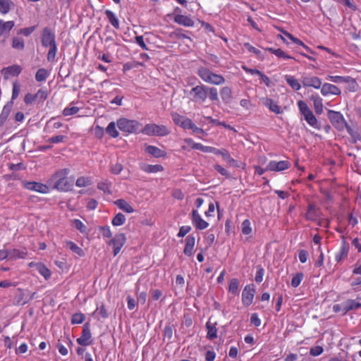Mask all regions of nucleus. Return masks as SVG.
Segmentation results:
<instances>
[{"label": "nucleus", "mask_w": 361, "mask_h": 361, "mask_svg": "<svg viewBox=\"0 0 361 361\" xmlns=\"http://www.w3.org/2000/svg\"><path fill=\"white\" fill-rule=\"evenodd\" d=\"M241 228H242V233L244 235H249L252 232L250 221L248 219H245L243 221Z\"/></svg>", "instance_id": "nucleus-53"}, {"label": "nucleus", "mask_w": 361, "mask_h": 361, "mask_svg": "<svg viewBox=\"0 0 361 361\" xmlns=\"http://www.w3.org/2000/svg\"><path fill=\"white\" fill-rule=\"evenodd\" d=\"M140 132L148 136L164 137L170 134V130L164 125L156 123L146 124Z\"/></svg>", "instance_id": "nucleus-7"}, {"label": "nucleus", "mask_w": 361, "mask_h": 361, "mask_svg": "<svg viewBox=\"0 0 361 361\" xmlns=\"http://www.w3.org/2000/svg\"><path fill=\"white\" fill-rule=\"evenodd\" d=\"M322 215V211L319 207H317L314 203L310 202L308 204L307 212L305 214V219L308 221H315Z\"/></svg>", "instance_id": "nucleus-12"}, {"label": "nucleus", "mask_w": 361, "mask_h": 361, "mask_svg": "<svg viewBox=\"0 0 361 361\" xmlns=\"http://www.w3.org/2000/svg\"><path fill=\"white\" fill-rule=\"evenodd\" d=\"M215 154L221 155L223 159L226 162L231 157L229 152L224 148H221V149L216 148V150L215 151Z\"/></svg>", "instance_id": "nucleus-54"}, {"label": "nucleus", "mask_w": 361, "mask_h": 361, "mask_svg": "<svg viewBox=\"0 0 361 361\" xmlns=\"http://www.w3.org/2000/svg\"><path fill=\"white\" fill-rule=\"evenodd\" d=\"M192 225L197 230H204L209 226V223L204 221L197 209H192L190 215Z\"/></svg>", "instance_id": "nucleus-9"}, {"label": "nucleus", "mask_w": 361, "mask_h": 361, "mask_svg": "<svg viewBox=\"0 0 361 361\" xmlns=\"http://www.w3.org/2000/svg\"><path fill=\"white\" fill-rule=\"evenodd\" d=\"M106 131L109 136L113 138H116L119 136V133L116 128V123L113 121L109 123L106 128Z\"/></svg>", "instance_id": "nucleus-44"}, {"label": "nucleus", "mask_w": 361, "mask_h": 361, "mask_svg": "<svg viewBox=\"0 0 361 361\" xmlns=\"http://www.w3.org/2000/svg\"><path fill=\"white\" fill-rule=\"evenodd\" d=\"M239 282L237 279H232L229 283V292L235 293L238 291Z\"/></svg>", "instance_id": "nucleus-58"}, {"label": "nucleus", "mask_w": 361, "mask_h": 361, "mask_svg": "<svg viewBox=\"0 0 361 361\" xmlns=\"http://www.w3.org/2000/svg\"><path fill=\"white\" fill-rule=\"evenodd\" d=\"M66 139H67V137L65 135H56V136L50 137L48 140V142L50 143H60V142H64Z\"/></svg>", "instance_id": "nucleus-61"}, {"label": "nucleus", "mask_w": 361, "mask_h": 361, "mask_svg": "<svg viewBox=\"0 0 361 361\" xmlns=\"http://www.w3.org/2000/svg\"><path fill=\"white\" fill-rule=\"evenodd\" d=\"M321 94L326 97L328 95H340L341 94V90L335 85L331 83H324L321 87Z\"/></svg>", "instance_id": "nucleus-18"}, {"label": "nucleus", "mask_w": 361, "mask_h": 361, "mask_svg": "<svg viewBox=\"0 0 361 361\" xmlns=\"http://www.w3.org/2000/svg\"><path fill=\"white\" fill-rule=\"evenodd\" d=\"M353 274L356 275H360V277L357 279V281L354 284L361 283V264H358V263H356L355 264V268L353 270Z\"/></svg>", "instance_id": "nucleus-64"}, {"label": "nucleus", "mask_w": 361, "mask_h": 361, "mask_svg": "<svg viewBox=\"0 0 361 361\" xmlns=\"http://www.w3.org/2000/svg\"><path fill=\"white\" fill-rule=\"evenodd\" d=\"M66 245L68 248L77 254L80 257L84 256L85 253L82 248H80L76 243L73 241L68 240L66 242Z\"/></svg>", "instance_id": "nucleus-42"}, {"label": "nucleus", "mask_w": 361, "mask_h": 361, "mask_svg": "<svg viewBox=\"0 0 361 361\" xmlns=\"http://www.w3.org/2000/svg\"><path fill=\"white\" fill-rule=\"evenodd\" d=\"M261 101L263 105L267 107L271 111L276 114L281 113V107L274 99L268 97H263L261 99Z\"/></svg>", "instance_id": "nucleus-23"}, {"label": "nucleus", "mask_w": 361, "mask_h": 361, "mask_svg": "<svg viewBox=\"0 0 361 361\" xmlns=\"http://www.w3.org/2000/svg\"><path fill=\"white\" fill-rule=\"evenodd\" d=\"M244 47L247 49V50L250 52L255 54L259 59H263V56L262 54V52L259 49L255 48L252 45H251L250 43L246 42L244 44Z\"/></svg>", "instance_id": "nucleus-47"}, {"label": "nucleus", "mask_w": 361, "mask_h": 361, "mask_svg": "<svg viewBox=\"0 0 361 361\" xmlns=\"http://www.w3.org/2000/svg\"><path fill=\"white\" fill-rule=\"evenodd\" d=\"M326 79L335 83L353 82V83L355 84L354 81L352 80V77L350 76L328 75Z\"/></svg>", "instance_id": "nucleus-37"}, {"label": "nucleus", "mask_w": 361, "mask_h": 361, "mask_svg": "<svg viewBox=\"0 0 361 361\" xmlns=\"http://www.w3.org/2000/svg\"><path fill=\"white\" fill-rule=\"evenodd\" d=\"M171 36L172 37H175V38H177V39H190V38L186 35V34L185 33V31L181 29V28H177L171 34Z\"/></svg>", "instance_id": "nucleus-49"}, {"label": "nucleus", "mask_w": 361, "mask_h": 361, "mask_svg": "<svg viewBox=\"0 0 361 361\" xmlns=\"http://www.w3.org/2000/svg\"><path fill=\"white\" fill-rule=\"evenodd\" d=\"M114 204L126 213L131 214L135 211L133 207L123 199H118L116 200L114 202Z\"/></svg>", "instance_id": "nucleus-31"}, {"label": "nucleus", "mask_w": 361, "mask_h": 361, "mask_svg": "<svg viewBox=\"0 0 361 361\" xmlns=\"http://www.w3.org/2000/svg\"><path fill=\"white\" fill-rule=\"evenodd\" d=\"M126 216L122 213L116 214L111 220V224L114 226H119L125 224Z\"/></svg>", "instance_id": "nucleus-43"}, {"label": "nucleus", "mask_w": 361, "mask_h": 361, "mask_svg": "<svg viewBox=\"0 0 361 361\" xmlns=\"http://www.w3.org/2000/svg\"><path fill=\"white\" fill-rule=\"evenodd\" d=\"M99 230L104 238H110L112 236L111 231L108 226H101Z\"/></svg>", "instance_id": "nucleus-55"}, {"label": "nucleus", "mask_w": 361, "mask_h": 361, "mask_svg": "<svg viewBox=\"0 0 361 361\" xmlns=\"http://www.w3.org/2000/svg\"><path fill=\"white\" fill-rule=\"evenodd\" d=\"M191 231V227L190 226H182L179 228V231L177 234L178 238H183L185 235H187Z\"/></svg>", "instance_id": "nucleus-62"}, {"label": "nucleus", "mask_w": 361, "mask_h": 361, "mask_svg": "<svg viewBox=\"0 0 361 361\" xmlns=\"http://www.w3.org/2000/svg\"><path fill=\"white\" fill-rule=\"evenodd\" d=\"M116 125L119 130L126 134L137 133L142 126L136 120H130L126 118H121L117 120Z\"/></svg>", "instance_id": "nucleus-6"}, {"label": "nucleus", "mask_w": 361, "mask_h": 361, "mask_svg": "<svg viewBox=\"0 0 361 361\" xmlns=\"http://www.w3.org/2000/svg\"><path fill=\"white\" fill-rule=\"evenodd\" d=\"M29 267L32 269V271H37L45 279L51 276L50 270L41 262H30Z\"/></svg>", "instance_id": "nucleus-19"}, {"label": "nucleus", "mask_w": 361, "mask_h": 361, "mask_svg": "<svg viewBox=\"0 0 361 361\" xmlns=\"http://www.w3.org/2000/svg\"><path fill=\"white\" fill-rule=\"evenodd\" d=\"M214 169L219 173H220L221 175L226 177V178H228L230 176V173L228 172V170H226L225 168H224L223 166H221V165L219 164H214Z\"/></svg>", "instance_id": "nucleus-59"}, {"label": "nucleus", "mask_w": 361, "mask_h": 361, "mask_svg": "<svg viewBox=\"0 0 361 361\" xmlns=\"http://www.w3.org/2000/svg\"><path fill=\"white\" fill-rule=\"evenodd\" d=\"M23 33V30H20L18 32V36L13 38L12 47L16 49H23V38L20 35Z\"/></svg>", "instance_id": "nucleus-46"}, {"label": "nucleus", "mask_w": 361, "mask_h": 361, "mask_svg": "<svg viewBox=\"0 0 361 361\" xmlns=\"http://www.w3.org/2000/svg\"><path fill=\"white\" fill-rule=\"evenodd\" d=\"M195 149L200 150V151H202L203 152H205V153H214V154H215V151L216 150V148H215L214 147H210V146H204V145H203L201 143H197V145H196V149Z\"/></svg>", "instance_id": "nucleus-52"}, {"label": "nucleus", "mask_w": 361, "mask_h": 361, "mask_svg": "<svg viewBox=\"0 0 361 361\" xmlns=\"http://www.w3.org/2000/svg\"><path fill=\"white\" fill-rule=\"evenodd\" d=\"M42 44L44 47L56 44L55 34L49 27H44L42 30Z\"/></svg>", "instance_id": "nucleus-11"}, {"label": "nucleus", "mask_w": 361, "mask_h": 361, "mask_svg": "<svg viewBox=\"0 0 361 361\" xmlns=\"http://www.w3.org/2000/svg\"><path fill=\"white\" fill-rule=\"evenodd\" d=\"M197 74L202 80L208 84L221 85L225 82V78L223 75L215 73L204 66L199 67Z\"/></svg>", "instance_id": "nucleus-3"}, {"label": "nucleus", "mask_w": 361, "mask_h": 361, "mask_svg": "<svg viewBox=\"0 0 361 361\" xmlns=\"http://www.w3.org/2000/svg\"><path fill=\"white\" fill-rule=\"evenodd\" d=\"M72 226L78 230L81 233H87V226L80 219H73Z\"/></svg>", "instance_id": "nucleus-45"}, {"label": "nucleus", "mask_w": 361, "mask_h": 361, "mask_svg": "<svg viewBox=\"0 0 361 361\" xmlns=\"http://www.w3.org/2000/svg\"><path fill=\"white\" fill-rule=\"evenodd\" d=\"M47 97V89L41 88L35 94L31 92L26 93L24 95V103L27 105L38 107L39 106H42Z\"/></svg>", "instance_id": "nucleus-4"}, {"label": "nucleus", "mask_w": 361, "mask_h": 361, "mask_svg": "<svg viewBox=\"0 0 361 361\" xmlns=\"http://www.w3.org/2000/svg\"><path fill=\"white\" fill-rule=\"evenodd\" d=\"M69 173L68 169H59L51 176L48 183L52 185L54 189L64 192L68 191L73 187V182L68 178Z\"/></svg>", "instance_id": "nucleus-2"}, {"label": "nucleus", "mask_w": 361, "mask_h": 361, "mask_svg": "<svg viewBox=\"0 0 361 361\" xmlns=\"http://www.w3.org/2000/svg\"><path fill=\"white\" fill-rule=\"evenodd\" d=\"M85 319V315L82 313H75L72 316L71 323L72 324H81Z\"/></svg>", "instance_id": "nucleus-56"}, {"label": "nucleus", "mask_w": 361, "mask_h": 361, "mask_svg": "<svg viewBox=\"0 0 361 361\" xmlns=\"http://www.w3.org/2000/svg\"><path fill=\"white\" fill-rule=\"evenodd\" d=\"M79 111V108L77 106L66 107L63 110V115L65 116H71L77 114Z\"/></svg>", "instance_id": "nucleus-57"}, {"label": "nucleus", "mask_w": 361, "mask_h": 361, "mask_svg": "<svg viewBox=\"0 0 361 361\" xmlns=\"http://www.w3.org/2000/svg\"><path fill=\"white\" fill-rule=\"evenodd\" d=\"M172 118L175 124L180 126L183 129H188L190 122L192 121L191 119L180 115L178 113L172 114Z\"/></svg>", "instance_id": "nucleus-22"}, {"label": "nucleus", "mask_w": 361, "mask_h": 361, "mask_svg": "<svg viewBox=\"0 0 361 361\" xmlns=\"http://www.w3.org/2000/svg\"><path fill=\"white\" fill-rule=\"evenodd\" d=\"M13 257L21 258V252L17 250L8 251L7 250H0V261L4 259H12Z\"/></svg>", "instance_id": "nucleus-29"}, {"label": "nucleus", "mask_w": 361, "mask_h": 361, "mask_svg": "<svg viewBox=\"0 0 361 361\" xmlns=\"http://www.w3.org/2000/svg\"><path fill=\"white\" fill-rule=\"evenodd\" d=\"M291 164L288 161H270L267 165V169L270 171H282L290 167Z\"/></svg>", "instance_id": "nucleus-13"}, {"label": "nucleus", "mask_w": 361, "mask_h": 361, "mask_svg": "<svg viewBox=\"0 0 361 361\" xmlns=\"http://www.w3.org/2000/svg\"><path fill=\"white\" fill-rule=\"evenodd\" d=\"M97 188L99 190L104 192V193L107 195H111L112 193L111 191V183L109 180L101 181L97 183Z\"/></svg>", "instance_id": "nucleus-40"}, {"label": "nucleus", "mask_w": 361, "mask_h": 361, "mask_svg": "<svg viewBox=\"0 0 361 361\" xmlns=\"http://www.w3.org/2000/svg\"><path fill=\"white\" fill-rule=\"evenodd\" d=\"M303 278H304V274L300 272V273L296 274L292 278L291 286L295 288L298 287L300 284Z\"/></svg>", "instance_id": "nucleus-51"}, {"label": "nucleus", "mask_w": 361, "mask_h": 361, "mask_svg": "<svg viewBox=\"0 0 361 361\" xmlns=\"http://www.w3.org/2000/svg\"><path fill=\"white\" fill-rule=\"evenodd\" d=\"M140 169L147 173H156L164 171V167L161 164H149L145 163L140 164Z\"/></svg>", "instance_id": "nucleus-25"}, {"label": "nucleus", "mask_w": 361, "mask_h": 361, "mask_svg": "<svg viewBox=\"0 0 361 361\" xmlns=\"http://www.w3.org/2000/svg\"><path fill=\"white\" fill-rule=\"evenodd\" d=\"M13 102L12 101H10L8 102L3 108L1 113L0 114V120L1 121H4L7 119L8 117L12 108H13Z\"/></svg>", "instance_id": "nucleus-41"}, {"label": "nucleus", "mask_w": 361, "mask_h": 361, "mask_svg": "<svg viewBox=\"0 0 361 361\" xmlns=\"http://www.w3.org/2000/svg\"><path fill=\"white\" fill-rule=\"evenodd\" d=\"M92 184V180L89 176H80L77 178L75 185L78 188H85Z\"/></svg>", "instance_id": "nucleus-38"}, {"label": "nucleus", "mask_w": 361, "mask_h": 361, "mask_svg": "<svg viewBox=\"0 0 361 361\" xmlns=\"http://www.w3.org/2000/svg\"><path fill=\"white\" fill-rule=\"evenodd\" d=\"M49 49L47 53V61L49 62H53L55 61L56 52H57V45L54 44L53 46L49 47Z\"/></svg>", "instance_id": "nucleus-50"}, {"label": "nucleus", "mask_w": 361, "mask_h": 361, "mask_svg": "<svg viewBox=\"0 0 361 361\" xmlns=\"http://www.w3.org/2000/svg\"><path fill=\"white\" fill-rule=\"evenodd\" d=\"M11 1L10 0H0V13L6 14L10 11Z\"/></svg>", "instance_id": "nucleus-48"}, {"label": "nucleus", "mask_w": 361, "mask_h": 361, "mask_svg": "<svg viewBox=\"0 0 361 361\" xmlns=\"http://www.w3.org/2000/svg\"><path fill=\"white\" fill-rule=\"evenodd\" d=\"M190 99L195 102L202 104L209 98L211 101L218 102L219 94L217 89L200 83L192 87L190 91Z\"/></svg>", "instance_id": "nucleus-1"}, {"label": "nucleus", "mask_w": 361, "mask_h": 361, "mask_svg": "<svg viewBox=\"0 0 361 361\" xmlns=\"http://www.w3.org/2000/svg\"><path fill=\"white\" fill-rule=\"evenodd\" d=\"M77 343L83 346L88 345L92 343V334L89 324L86 323L83 326L82 335L77 339Z\"/></svg>", "instance_id": "nucleus-15"}, {"label": "nucleus", "mask_w": 361, "mask_h": 361, "mask_svg": "<svg viewBox=\"0 0 361 361\" xmlns=\"http://www.w3.org/2000/svg\"><path fill=\"white\" fill-rule=\"evenodd\" d=\"M328 118L331 124L336 128H342L343 126H347L343 115L338 111L329 110L328 111Z\"/></svg>", "instance_id": "nucleus-10"}, {"label": "nucleus", "mask_w": 361, "mask_h": 361, "mask_svg": "<svg viewBox=\"0 0 361 361\" xmlns=\"http://www.w3.org/2000/svg\"><path fill=\"white\" fill-rule=\"evenodd\" d=\"M349 252V245L345 239L343 238L339 250L335 255V261L341 262L347 257Z\"/></svg>", "instance_id": "nucleus-20"}, {"label": "nucleus", "mask_w": 361, "mask_h": 361, "mask_svg": "<svg viewBox=\"0 0 361 361\" xmlns=\"http://www.w3.org/2000/svg\"><path fill=\"white\" fill-rule=\"evenodd\" d=\"M14 25L15 23L13 20L4 21L0 19V37L3 35L8 33Z\"/></svg>", "instance_id": "nucleus-32"}, {"label": "nucleus", "mask_w": 361, "mask_h": 361, "mask_svg": "<svg viewBox=\"0 0 361 361\" xmlns=\"http://www.w3.org/2000/svg\"><path fill=\"white\" fill-rule=\"evenodd\" d=\"M123 170V166L120 163H116L114 165H112L110 167V171L113 174L118 175Z\"/></svg>", "instance_id": "nucleus-63"}, {"label": "nucleus", "mask_w": 361, "mask_h": 361, "mask_svg": "<svg viewBox=\"0 0 361 361\" xmlns=\"http://www.w3.org/2000/svg\"><path fill=\"white\" fill-rule=\"evenodd\" d=\"M348 133L351 135L352 138L353 139V142H356L358 140H360L361 136L360 135L355 131L353 129H352L350 126H346Z\"/></svg>", "instance_id": "nucleus-60"}, {"label": "nucleus", "mask_w": 361, "mask_h": 361, "mask_svg": "<svg viewBox=\"0 0 361 361\" xmlns=\"http://www.w3.org/2000/svg\"><path fill=\"white\" fill-rule=\"evenodd\" d=\"M216 323H212L211 322V318L209 319L208 322L206 324V328L207 329V338L210 340H213L217 337V329L216 328Z\"/></svg>", "instance_id": "nucleus-30"}, {"label": "nucleus", "mask_w": 361, "mask_h": 361, "mask_svg": "<svg viewBox=\"0 0 361 361\" xmlns=\"http://www.w3.org/2000/svg\"><path fill=\"white\" fill-rule=\"evenodd\" d=\"M297 105L300 113L302 115L306 122L312 128L319 129V124L312 111L308 106L305 102L299 100Z\"/></svg>", "instance_id": "nucleus-5"}, {"label": "nucleus", "mask_w": 361, "mask_h": 361, "mask_svg": "<svg viewBox=\"0 0 361 361\" xmlns=\"http://www.w3.org/2000/svg\"><path fill=\"white\" fill-rule=\"evenodd\" d=\"M313 102L314 111L317 114L320 115L323 112V100L318 94H313L310 97Z\"/></svg>", "instance_id": "nucleus-27"}, {"label": "nucleus", "mask_w": 361, "mask_h": 361, "mask_svg": "<svg viewBox=\"0 0 361 361\" xmlns=\"http://www.w3.org/2000/svg\"><path fill=\"white\" fill-rule=\"evenodd\" d=\"M195 244V237L193 235H189L185 238V245L183 253L188 257H191L194 253V247Z\"/></svg>", "instance_id": "nucleus-24"}, {"label": "nucleus", "mask_w": 361, "mask_h": 361, "mask_svg": "<svg viewBox=\"0 0 361 361\" xmlns=\"http://www.w3.org/2000/svg\"><path fill=\"white\" fill-rule=\"evenodd\" d=\"M266 51L276 55L278 58H283L284 59H293L292 56L288 55L285 51L281 49H274L272 47H267L265 49Z\"/></svg>", "instance_id": "nucleus-39"}, {"label": "nucleus", "mask_w": 361, "mask_h": 361, "mask_svg": "<svg viewBox=\"0 0 361 361\" xmlns=\"http://www.w3.org/2000/svg\"><path fill=\"white\" fill-rule=\"evenodd\" d=\"M105 15L109 20V22L111 23V25L116 29L119 28V20L115 13L110 11V10H106L105 11Z\"/></svg>", "instance_id": "nucleus-35"}, {"label": "nucleus", "mask_w": 361, "mask_h": 361, "mask_svg": "<svg viewBox=\"0 0 361 361\" xmlns=\"http://www.w3.org/2000/svg\"><path fill=\"white\" fill-rule=\"evenodd\" d=\"M285 80L293 90L298 91L301 88V85L299 80L294 76L286 75H285Z\"/></svg>", "instance_id": "nucleus-33"}, {"label": "nucleus", "mask_w": 361, "mask_h": 361, "mask_svg": "<svg viewBox=\"0 0 361 361\" xmlns=\"http://www.w3.org/2000/svg\"><path fill=\"white\" fill-rule=\"evenodd\" d=\"M361 307V303L355 300H348L342 303L343 314H345L348 311L357 310Z\"/></svg>", "instance_id": "nucleus-28"}, {"label": "nucleus", "mask_w": 361, "mask_h": 361, "mask_svg": "<svg viewBox=\"0 0 361 361\" xmlns=\"http://www.w3.org/2000/svg\"><path fill=\"white\" fill-rule=\"evenodd\" d=\"M126 242V237L124 233H118L114 237L107 242L109 245L113 247L114 256H116L121 251Z\"/></svg>", "instance_id": "nucleus-8"}, {"label": "nucleus", "mask_w": 361, "mask_h": 361, "mask_svg": "<svg viewBox=\"0 0 361 361\" xmlns=\"http://www.w3.org/2000/svg\"><path fill=\"white\" fill-rule=\"evenodd\" d=\"M21 72V67L18 65H13L4 68L1 73L5 80L17 77Z\"/></svg>", "instance_id": "nucleus-17"}, {"label": "nucleus", "mask_w": 361, "mask_h": 361, "mask_svg": "<svg viewBox=\"0 0 361 361\" xmlns=\"http://www.w3.org/2000/svg\"><path fill=\"white\" fill-rule=\"evenodd\" d=\"M49 76V71L46 68H41L35 73V80L38 82H44Z\"/></svg>", "instance_id": "nucleus-34"}, {"label": "nucleus", "mask_w": 361, "mask_h": 361, "mask_svg": "<svg viewBox=\"0 0 361 361\" xmlns=\"http://www.w3.org/2000/svg\"><path fill=\"white\" fill-rule=\"evenodd\" d=\"M173 21L180 25L185 27H193L194 21L188 16L182 14H176L173 18Z\"/></svg>", "instance_id": "nucleus-26"}, {"label": "nucleus", "mask_w": 361, "mask_h": 361, "mask_svg": "<svg viewBox=\"0 0 361 361\" xmlns=\"http://www.w3.org/2000/svg\"><path fill=\"white\" fill-rule=\"evenodd\" d=\"M302 83L305 87H313L319 89L322 85L320 78L317 76L307 75L302 78Z\"/></svg>", "instance_id": "nucleus-14"}, {"label": "nucleus", "mask_w": 361, "mask_h": 361, "mask_svg": "<svg viewBox=\"0 0 361 361\" xmlns=\"http://www.w3.org/2000/svg\"><path fill=\"white\" fill-rule=\"evenodd\" d=\"M220 95H221V97L223 102H224L226 103H228L231 101V99H232L231 88L228 86L223 87L220 90Z\"/></svg>", "instance_id": "nucleus-36"}, {"label": "nucleus", "mask_w": 361, "mask_h": 361, "mask_svg": "<svg viewBox=\"0 0 361 361\" xmlns=\"http://www.w3.org/2000/svg\"><path fill=\"white\" fill-rule=\"evenodd\" d=\"M24 187L27 190L36 191L42 194L49 193L50 191L48 185L37 182H27L24 183Z\"/></svg>", "instance_id": "nucleus-16"}, {"label": "nucleus", "mask_w": 361, "mask_h": 361, "mask_svg": "<svg viewBox=\"0 0 361 361\" xmlns=\"http://www.w3.org/2000/svg\"><path fill=\"white\" fill-rule=\"evenodd\" d=\"M145 152L154 158L165 157L166 152L154 145H145Z\"/></svg>", "instance_id": "nucleus-21"}]
</instances>
